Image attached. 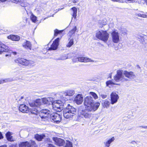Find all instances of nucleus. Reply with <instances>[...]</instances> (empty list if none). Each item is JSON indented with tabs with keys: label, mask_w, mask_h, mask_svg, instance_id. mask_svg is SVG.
I'll return each mask as SVG.
<instances>
[{
	"label": "nucleus",
	"mask_w": 147,
	"mask_h": 147,
	"mask_svg": "<svg viewBox=\"0 0 147 147\" xmlns=\"http://www.w3.org/2000/svg\"><path fill=\"white\" fill-rule=\"evenodd\" d=\"M114 79L117 82L120 81L123 82L128 80L127 78L125 77L124 75H123V72L121 70H120L117 71V74L114 76Z\"/></svg>",
	"instance_id": "nucleus-6"
},
{
	"label": "nucleus",
	"mask_w": 147,
	"mask_h": 147,
	"mask_svg": "<svg viewBox=\"0 0 147 147\" xmlns=\"http://www.w3.org/2000/svg\"><path fill=\"white\" fill-rule=\"evenodd\" d=\"M111 35L112 41L114 43H117L120 41L119 34L117 30H114L113 31Z\"/></svg>",
	"instance_id": "nucleus-9"
},
{
	"label": "nucleus",
	"mask_w": 147,
	"mask_h": 147,
	"mask_svg": "<svg viewBox=\"0 0 147 147\" xmlns=\"http://www.w3.org/2000/svg\"><path fill=\"white\" fill-rule=\"evenodd\" d=\"M12 81V80L10 78L5 79L3 80H0V84H2L4 83L7 82Z\"/></svg>",
	"instance_id": "nucleus-31"
},
{
	"label": "nucleus",
	"mask_w": 147,
	"mask_h": 147,
	"mask_svg": "<svg viewBox=\"0 0 147 147\" xmlns=\"http://www.w3.org/2000/svg\"><path fill=\"white\" fill-rule=\"evenodd\" d=\"M35 138L38 141H41L42 139L45 137V134H42L41 135H39L38 134H36L35 135Z\"/></svg>",
	"instance_id": "nucleus-24"
},
{
	"label": "nucleus",
	"mask_w": 147,
	"mask_h": 147,
	"mask_svg": "<svg viewBox=\"0 0 147 147\" xmlns=\"http://www.w3.org/2000/svg\"><path fill=\"white\" fill-rule=\"evenodd\" d=\"M73 61L74 62L79 61V57L74 58L73 60Z\"/></svg>",
	"instance_id": "nucleus-42"
},
{
	"label": "nucleus",
	"mask_w": 147,
	"mask_h": 147,
	"mask_svg": "<svg viewBox=\"0 0 147 147\" xmlns=\"http://www.w3.org/2000/svg\"><path fill=\"white\" fill-rule=\"evenodd\" d=\"M15 62L17 63H20L26 66L32 64L33 63V62L31 61H28L24 58L18 59L15 60Z\"/></svg>",
	"instance_id": "nucleus-10"
},
{
	"label": "nucleus",
	"mask_w": 147,
	"mask_h": 147,
	"mask_svg": "<svg viewBox=\"0 0 147 147\" xmlns=\"http://www.w3.org/2000/svg\"><path fill=\"white\" fill-rule=\"evenodd\" d=\"M143 44L144 45L145 47L146 48V50H147V40H144V42Z\"/></svg>",
	"instance_id": "nucleus-40"
},
{
	"label": "nucleus",
	"mask_w": 147,
	"mask_h": 147,
	"mask_svg": "<svg viewBox=\"0 0 147 147\" xmlns=\"http://www.w3.org/2000/svg\"><path fill=\"white\" fill-rule=\"evenodd\" d=\"M77 29L76 26H75L73 29H72L71 30H70L68 33V35L69 36H71V35L73 34L75 31Z\"/></svg>",
	"instance_id": "nucleus-33"
},
{
	"label": "nucleus",
	"mask_w": 147,
	"mask_h": 147,
	"mask_svg": "<svg viewBox=\"0 0 147 147\" xmlns=\"http://www.w3.org/2000/svg\"><path fill=\"white\" fill-rule=\"evenodd\" d=\"M126 1L129 3H134L136 2L137 0H126Z\"/></svg>",
	"instance_id": "nucleus-43"
},
{
	"label": "nucleus",
	"mask_w": 147,
	"mask_h": 147,
	"mask_svg": "<svg viewBox=\"0 0 147 147\" xmlns=\"http://www.w3.org/2000/svg\"><path fill=\"white\" fill-rule=\"evenodd\" d=\"M109 34L106 31L97 30L96 32V37L98 39L106 42L109 37Z\"/></svg>",
	"instance_id": "nucleus-3"
},
{
	"label": "nucleus",
	"mask_w": 147,
	"mask_h": 147,
	"mask_svg": "<svg viewBox=\"0 0 147 147\" xmlns=\"http://www.w3.org/2000/svg\"><path fill=\"white\" fill-rule=\"evenodd\" d=\"M0 147H7V146L6 145H3L0 146Z\"/></svg>",
	"instance_id": "nucleus-53"
},
{
	"label": "nucleus",
	"mask_w": 147,
	"mask_h": 147,
	"mask_svg": "<svg viewBox=\"0 0 147 147\" xmlns=\"http://www.w3.org/2000/svg\"><path fill=\"white\" fill-rule=\"evenodd\" d=\"M100 24L101 25V26H100L101 27H102V25H106L107 24V22L104 20H102L99 22Z\"/></svg>",
	"instance_id": "nucleus-39"
},
{
	"label": "nucleus",
	"mask_w": 147,
	"mask_h": 147,
	"mask_svg": "<svg viewBox=\"0 0 147 147\" xmlns=\"http://www.w3.org/2000/svg\"><path fill=\"white\" fill-rule=\"evenodd\" d=\"M7 38L13 41H18L20 39V37L16 35H10L7 36Z\"/></svg>",
	"instance_id": "nucleus-23"
},
{
	"label": "nucleus",
	"mask_w": 147,
	"mask_h": 147,
	"mask_svg": "<svg viewBox=\"0 0 147 147\" xmlns=\"http://www.w3.org/2000/svg\"><path fill=\"white\" fill-rule=\"evenodd\" d=\"M40 112V116L42 118L50 117L51 112L49 110L46 109H42Z\"/></svg>",
	"instance_id": "nucleus-12"
},
{
	"label": "nucleus",
	"mask_w": 147,
	"mask_h": 147,
	"mask_svg": "<svg viewBox=\"0 0 147 147\" xmlns=\"http://www.w3.org/2000/svg\"><path fill=\"white\" fill-rule=\"evenodd\" d=\"M22 45L24 48L30 50H31L32 44L29 41L26 40L22 43Z\"/></svg>",
	"instance_id": "nucleus-17"
},
{
	"label": "nucleus",
	"mask_w": 147,
	"mask_h": 147,
	"mask_svg": "<svg viewBox=\"0 0 147 147\" xmlns=\"http://www.w3.org/2000/svg\"><path fill=\"white\" fill-rule=\"evenodd\" d=\"M50 117L54 122L56 123H59L61 120V116L57 113H55L51 114Z\"/></svg>",
	"instance_id": "nucleus-11"
},
{
	"label": "nucleus",
	"mask_w": 147,
	"mask_h": 147,
	"mask_svg": "<svg viewBox=\"0 0 147 147\" xmlns=\"http://www.w3.org/2000/svg\"><path fill=\"white\" fill-rule=\"evenodd\" d=\"M22 98H23L22 97H21V98L22 99Z\"/></svg>",
	"instance_id": "nucleus-59"
},
{
	"label": "nucleus",
	"mask_w": 147,
	"mask_h": 147,
	"mask_svg": "<svg viewBox=\"0 0 147 147\" xmlns=\"http://www.w3.org/2000/svg\"><path fill=\"white\" fill-rule=\"evenodd\" d=\"M62 105V103L60 100L55 101L52 103L53 109L57 111L60 112L62 109V107H61Z\"/></svg>",
	"instance_id": "nucleus-8"
},
{
	"label": "nucleus",
	"mask_w": 147,
	"mask_h": 147,
	"mask_svg": "<svg viewBox=\"0 0 147 147\" xmlns=\"http://www.w3.org/2000/svg\"><path fill=\"white\" fill-rule=\"evenodd\" d=\"M75 94V92L74 90H70L64 91L62 92V96H71Z\"/></svg>",
	"instance_id": "nucleus-20"
},
{
	"label": "nucleus",
	"mask_w": 147,
	"mask_h": 147,
	"mask_svg": "<svg viewBox=\"0 0 147 147\" xmlns=\"http://www.w3.org/2000/svg\"><path fill=\"white\" fill-rule=\"evenodd\" d=\"M106 85L108 86L109 85L115 84L114 83L111 81H107L106 82Z\"/></svg>",
	"instance_id": "nucleus-38"
},
{
	"label": "nucleus",
	"mask_w": 147,
	"mask_h": 147,
	"mask_svg": "<svg viewBox=\"0 0 147 147\" xmlns=\"http://www.w3.org/2000/svg\"><path fill=\"white\" fill-rule=\"evenodd\" d=\"M59 10H60V9H58V11H59Z\"/></svg>",
	"instance_id": "nucleus-57"
},
{
	"label": "nucleus",
	"mask_w": 147,
	"mask_h": 147,
	"mask_svg": "<svg viewBox=\"0 0 147 147\" xmlns=\"http://www.w3.org/2000/svg\"><path fill=\"white\" fill-rule=\"evenodd\" d=\"M139 37H138V38H139L140 37L141 38H143V35L142 34L141 35H140L139 36H138Z\"/></svg>",
	"instance_id": "nucleus-48"
},
{
	"label": "nucleus",
	"mask_w": 147,
	"mask_h": 147,
	"mask_svg": "<svg viewBox=\"0 0 147 147\" xmlns=\"http://www.w3.org/2000/svg\"><path fill=\"white\" fill-rule=\"evenodd\" d=\"M21 1L20 2H18L17 3H20V4L22 6V7H25L26 5V4L25 3V2H24V0H21Z\"/></svg>",
	"instance_id": "nucleus-37"
},
{
	"label": "nucleus",
	"mask_w": 147,
	"mask_h": 147,
	"mask_svg": "<svg viewBox=\"0 0 147 147\" xmlns=\"http://www.w3.org/2000/svg\"><path fill=\"white\" fill-rule=\"evenodd\" d=\"M27 14L28 15H30V17L31 20L34 22H35L36 20V17L34 16L32 12H30L29 13L27 12Z\"/></svg>",
	"instance_id": "nucleus-26"
},
{
	"label": "nucleus",
	"mask_w": 147,
	"mask_h": 147,
	"mask_svg": "<svg viewBox=\"0 0 147 147\" xmlns=\"http://www.w3.org/2000/svg\"><path fill=\"white\" fill-rule=\"evenodd\" d=\"M69 42L67 45L66 47L69 48L71 47L74 44V39L73 38H69L68 39Z\"/></svg>",
	"instance_id": "nucleus-29"
},
{
	"label": "nucleus",
	"mask_w": 147,
	"mask_h": 147,
	"mask_svg": "<svg viewBox=\"0 0 147 147\" xmlns=\"http://www.w3.org/2000/svg\"><path fill=\"white\" fill-rule=\"evenodd\" d=\"M11 56V54H6L5 55V56L6 57H7V56Z\"/></svg>",
	"instance_id": "nucleus-52"
},
{
	"label": "nucleus",
	"mask_w": 147,
	"mask_h": 147,
	"mask_svg": "<svg viewBox=\"0 0 147 147\" xmlns=\"http://www.w3.org/2000/svg\"><path fill=\"white\" fill-rule=\"evenodd\" d=\"M3 137L2 136V134L1 132H0V139L2 138Z\"/></svg>",
	"instance_id": "nucleus-50"
},
{
	"label": "nucleus",
	"mask_w": 147,
	"mask_h": 147,
	"mask_svg": "<svg viewBox=\"0 0 147 147\" xmlns=\"http://www.w3.org/2000/svg\"><path fill=\"white\" fill-rule=\"evenodd\" d=\"M67 58V56H65V57H61L60 58H59V60H64L65 59H66Z\"/></svg>",
	"instance_id": "nucleus-45"
},
{
	"label": "nucleus",
	"mask_w": 147,
	"mask_h": 147,
	"mask_svg": "<svg viewBox=\"0 0 147 147\" xmlns=\"http://www.w3.org/2000/svg\"><path fill=\"white\" fill-rule=\"evenodd\" d=\"M13 1H15L16 3H18V2L21 1V0H13Z\"/></svg>",
	"instance_id": "nucleus-49"
},
{
	"label": "nucleus",
	"mask_w": 147,
	"mask_h": 147,
	"mask_svg": "<svg viewBox=\"0 0 147 147\" xmlns=\"http://www.w3.org/2000/svg\"><path fill=\"white\" fill-rule=\"evenodd\" d=\"M133 142H135V141H133Z\"/></svg>",
	"instance_id": "nucleus-56"
},
{
	"label": "nucleus",
	"mask_w": 147,
	"mask_h": 147,
	"mask_svg": "<svg viewBox=\"0 0 147 147\" xmlns=\"http://www.w3.org/2000/svg\"><path fill=\"white\" fill-rule=\"evenodd\" d=\"M63 31V30H59L57 29H56L54 30V35L55 36H57L58 34H60Z\"/></svg>",
	"instance_id": "nucleus-36"
},
{
	"label": "nucleus",
	"mask_w": 147,
	"mask_h": 147,
	"mask_svg": "<svg viewBox=\"0 0 147 147\" xmlns=\"http://www.w3.org/2000/svg\"><path fill=\"white\" fill-rule=\"evenodd\" d=\"M90 94L95 99H96L98 98V96L95 93L93 92H90Z\"/></svg>",
	"instance_id": "nucleus-35"
},
{
	"label": "nucleus",
	"mask_w": 147,
	"mask_h": 147,
	"mask_svg": "<svg viewBox=\"0 0 147 147\" xmlns=\"http://www.w3.org/2000/svg\"><path fill=\"white\" fill-rule=\"evenodd\" d=\"M29 147H37V146L34 141H32L30 143L28 142Z\"/></svg>",
	"instance_id": "nucleus-34"
},
{
	"label": "nucleus",
	"mask_w": 147,
	"mask_h": 147,
	"mask_svg": "<svg viewBox=\"0 0 147 147\" xmlns=\"http://www.w3.org/2000/svg\"><path fill=\"white\" fill-rule=\"evenodd\" d=\"M29 146L28 142H22L19 144V147H29Z\"/></svg>",
	"instance_id": "nucleus-30"
},
{
	"label": "nucleus",
	"mask_w": 147,
	"mask_h": 147,
	"mask_svg": "<svg viewBox=\"0 0 147 147\" xmlns=\"http://www.w3.org/2000/svg\"><path fill=\"white\" fill-rule=\"evenodd\" d=\"M100 96L102 98L105 99L107 97V95L102 94L100 95Z\"/></svg>",
	"instance_id": "nucleus-44"
},
{
	"label": "nucleus",
	"mask_w": 147,
	"mask_h": 147,
	"mask_svg": "<svg viewBox=\"0 0 147 147\" xmlns=\"http://www.w3.org/2000/svg\"><path fill=\"white\" fill-rule=\"evenodd\" d=\"M48 147H56L54 145L51 144H48Z\"/></svg>",
	"instance_id": "nucleus-46"
},
{
	"label": "nucleus",
	"mask_w": 147,
	"mask_h": 147,
	"mask_svg": "<svg viewBox=\"0 0 147 147\" xmlns=\"http://www.w3.org/2000/svg\"><path fill=\"white\" fill-rule=\"evenodd\" d=\"M144 127L145 128H147V126H146V127Z\"/></svg>",
	"instance_id": "nucleus-54"
},
{
	"label": "nucleus",
	"mask_w": 147,
	"mask_h": 147,
	"mask_svg": "<svg viewBox=\"0 0 147 147\" xmlns=\"http://www.w3.org/2000/svg\"><path fill=\"white\" fill-rule=\"evenodd\" d=\"M123 75H124L125 78H128L130 79H132L136 77L135 75L132 71H123Z\"/></svg>",
	"instance_id": "nucleus-16"
},
{
	"label": "nucleus",
	"mask_w": 147,
	"mask_h": 147,
	"mask_svg": "<svg viewBox=\"0 0 147 147\" xmlns=\"http://www.w3.org/2000/svg\"><path fill=\"white\" fill-rule=\"evenodd\" d=\"M76 109L72 106L68 104L66 108H65L63 111L64 117L67 119L72 118L76 114Z\"/></svg>",
	"instance_id": "nucleus-2"
},
{
	"label": "nucleus",
	"mask_w": 147,
	"mask_h": 147,
	"mask_svg": "<svg viewBox=\"0 0 147 147\" xmlns=\"http://www.w3.org/2000/svg\"><path fill=\"white\" fill-rule=\"evenodd\" d=\"M61 38H58L56 39L54 41H53L52 45H51V47L49 49V50H55L58 47L59 45V42Z\"/></svg>",
	"instance_id": "nucleus-15"
},
{
	"label": "nucleus",
	"mask_w": 147,
	"mask_h": 147,
	"mask_svg": "<svg viewBox=\"0 0 147 147\" xmlns=\"http://www.w3.org/2000/svg\"><path fill=\"white\" fill-rule=\"evenodd\" d=\"M6 137L7 140L10 141H13L12 136H11V134L10 132H7L6 134Z\"/></svg>",
	"instance_id": "nucleus-28"
},
{
	"label": "nucleus",
	"mask_w": 147,
	"mask_h": 147,
	"mask_svg": "<svg viewBox=\"0 0 147 147\" xmlns=\"http://www.w3.org/2000/svg\"><path fill=\"white\" fill-rule=\"evenodd\" d=\"M73 11V17L76 19L77 16V9L75 7H73L71 9Z\"/></svg>",
	"instance_id": "nucleus-27"
},
{
	"label": "nucleus",
	"mask_w": 147,
	"mask_h": 147,
	"mask_svg": "<svg viewBox=\"0 0 147 147\" xmlns=\"http://www.w3.org/2000/svg\"><path fill=\"white\" fill-rule=\"evenodd\" d=\"M84 104L86 109L89 111H95L100 105L99 102L95 103L93 98L90 96H86L84 98Z\"/></svg>",
	"instance_id": "nucleus-1"
},
{
	"label": "nucleus",
	"mask_w": 147,
	"mask_h": 147,
	"mask_svg": "<svg viewBox=\"0 0 147 147\" xmlns=\"http://www.w3.org/2000/svg\"><path fill=\"white\" fill-rule=\"evenodd\" d=\"M111 104L113 105L117 102L119 98L118 95L115 92H112L110 95Z\"/></svg>",
	"instance_id": "nucleus-13"
},
{
	"label": "nucleus",
	"mask_w": 147,
	"mask_h": 147,
	"mask_svg": "<svg viewBox=\"0 0 147 147\" xmlns=\"http://www.w3.org/2000/svg\"><path fill=\"white\" fill-rule=\"evenodd\" d=\"M80 114L84 116L85 118L88 119H91L93 115L91 113L85 111H82L81 112Z\"/></svg>",
	"instance_id": "nucleus-19"
},
{
	"label": "nucleus",
	"mask_w": 147,
	"mask_h": 147,
	"mask_svg": "<svg viewBox=\"0 0 147 147\" xmlns=\"http://www.w3.org/2000/svg\"><path fill=\"white\" fill-rule=\"evenodd\" d=\"M22 98H23L22 97H21V98L22 99Z\"/></svg>",
	"instance_id": "nucleus-58"
},
{
	"label": "nucleus",
	"mask_w": 147,
	"mask_h": 147,
	"mask_svg": "<svg viewBox=\"0 0 147 147\" xmlns=\"http://www.w3.org/2000/svg\"><path fill=\"white\" fill-rule=\"evenodd\" d=\"M41 102L45 104H48V100H47V98H43L41 100L38 99L35 101H34L32 102L29 103V104L31 107H36L37 109H38L39 107L41 105Z\"/></svg>",
	"instance_id": "nucleus-5"
},
{
	"label": "nucleus",
	"mask_w": 147,
	"mask_h": 147,
	"mask_svg": "<svg viewBox=\"0 0 147 147\" xmlns=\"http://www.w3.org/2000/svg\"><path fill=\"white\" fill-rule=\"evenodd\" d=\"M48 99H49V102H51V103L52 105L53 102L55 101H54V99L52 97H48Z\"/></svg>",
	"instance_id": "nucleus-41"
},
{
	"label": "nucleus",
	"mask_w": 147,
	"mask_h": 147,
	"mask_svg": "<svg viewBox=\"0 0 147 147\" xmlns=\"http://www.w3.org/2000/svg\"><path fill=\"white\" fill-rule=\"evenodd\" d=\"M79 61L84 62H94V61L90 59L87 57H79Z\"/></svg>",
	"instance_id": "nucleus-21"
},
{
	"label": "nucleus",
	"mask_w": 147,
	"mask_h": 147,
	"mask_svg": "<svg viewBox=\"0 0 147 147\" xmlns=\"http://www.w3.org/2000/svg\"><path fill=\"white\" fill-rule=\"evenodd\" d=\"M78 2V0H73L72 2L73 3H76Z\"/></svg>",
	"instance_id": "nucleus-47"
},
{
	"label": "nucleus",
	"mask_w": 147,
	"mask_h": 147,
	"mask_svg": "<svg viewBox=\"0 0 147 147\" xmlns=\"http://www.w3.org/2000/svg\"><path fill=\"white\" fill-rule=\"evenodd\" d=\"M114 137H112L111 138L109 139L106 142H105L104 144L105 147H109L111 144L115 140Z\"/></svg>",
	"instance_id": "nucleus-22"
},
{
	"label": "nucleus",
	"mask_w": 147,
	"mask_h": 147,
	"mask_svg": "<svg viewBox=\"0 0 147 147\" xmlns=\"http://www.w3.org/2000/svg\"><path fill=\"white\" fill-rule=\"evenodd\" d=\"M9 47L7 46H6L1 42H0V51L1 52V54L3 52H8L11 54L14 55H17V53L16 52H13L11 50H9L8 49Z\"/></svg>",
	"instance_id": "nucleus-7"
},
{
	"label": "nucleus",
	"mask_w": 147,
	"mask_h": 147,
	"mask_svg": "<svg viewBox=\"0 0 147 147\" xmlns=\"http://www.w3.org/2000/svg\"><path fill=\"white\" fill-rule=\"evenodd\" d=\"M47 100H48V104H51V103L50 102H49V99H48V97L47 98Z\"/></svg>",
	"instance_id": "nucleus-51"
},
{
	"label": "nucleus",
	"mask_w": 147,
	"mask_h": 147,
	"mask_svg": "<svg viewBox=\"0 0 147 147\" xmlns=\"http://www.w3.org/2000/svg\"><path fill=\"white\" fill-rule=\"evenodd\" d=\"M111 102L107 100H105L102 104V105L104 108H108L109 107Z\"/></svg>",
	"instance_id": "nucleus-25"
},
{
	"label": "nucleus",
	"mask_w": 147,
	"mask_h": 147,
	"mask_svg": "<svg viewBox=\"0 0 147 147\" xmlns=\"http://www.w3.org/2000/svg\"><path fill=\"white\" fill-rule=\"evenodd\" d=\"M53 140L55 144L59 146H63L65 143V142L63 140L57 137L53 138Z\"/></svg>",
	"instance_id": "nucleus-14"
},
{
	"label": "nucleus",
	"mask_w": 147,
	"mask_h": 147,
	"mask_svg": "<svg viewBox=\"0 0 147 147\" xmlns=\"http://www.w3.org/2000/svg\"><path fill=\"white\" fill-rule=\"evenodd\" d=\"M146 4H147V0H146Z\"/></svg>",
	"instance_id": "nucleus-55"
},
{
	"label": "nucleus",
	"mask_w": 147,
	"mask_h": 147,
	"mask_svg": "<svg viewBox=\"0 0 147 147\" xmlns=\"http://www.w3.org/2000/svg\"><path fill=\"white\" fill-rule=\"evenodd\" d=\"M83 97L80 94H78L75 98L74 101L78 105H80L82 103L83 101Z\"/></svg>",
	"instance_id": "nucleus-18"
},
{
	"label": "nucleus",
	"mask_w": 147,
	"mask_h": 147,
	"mask_svg": "<svg viewBox=\"0 0 147 147\" xmlns=\"http://www.w3.org/2000/svg\"><path fill=\"white\" fill-rule=\"evenodd\" d=\"M30 107L32 108L29 109L28 107L25 105H20L19 107V111L23 113H27L28 111H29L31 112L32 113L36 114L39 111V110L37 109L36 107Z\"/></svg>",
	"instance_id": "nucleus-4"
},
{
	"label": "nucleus",
	"mask_w": 147,
	"mask_h": 147,
	"mask_svg": "<svg viewBox=\"0 0 147 147\" xmlns=\"http://www.w3.org/2000/svg\"><path fill=\"white\" fill-rule=\"evenodd\" d=\"M136 16L139 18H147V15L143 14L142 13H136Z\"/></svg>",
	"instance_id": "nucleus-32"
}]
</instances>
